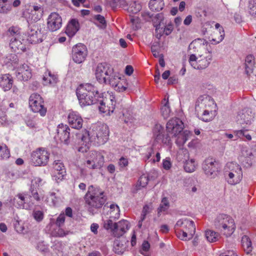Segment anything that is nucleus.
Here are the masks:
<instances>
[{
    "label": "nucleus",
    "instance_id": "nucleus-1",
    "mask_svg": "<svg viewBox=\"0 0 256 256\" xmlns=\"http://www.w3.org/2000/svg\"><path fill=\"white\" fill-rule=\"evenodd\" d=\"M208 42L204 39L197 38L189 45V50H193L196 54L190 55L188 62L192 67L196 70H203L210 65L212 60L211 52L206 48Z\"/></svg>",
    "mask_w": 256,
    "mask_h": 256
},
{
    "label": "nucleus",
    "instance_id": "nucleus-2",
    "mask_svg": "<svg viewBox=\"0 0 256 256\" xmlns=\"http://www.w3.org/2000/svg\"><path fill=\"white\" fill-rule=\"evenodd\" d=\"M76 94L82 106L98 104L99 98H102L98 88L89 83L80 84L76 90Z\"/></svg>",
    "mask_w": 256,
    "mask_h": 256
},
{
    "label": "nucleus",
    "instance_id": "nucleus-3",
    "mask_svg": "<svg viewBox=\"0 0 256 256\" xmlns=\"http://www.w3.org/2000/svg\"><path fill=\"white\" fill-rule=\"evenodd\" d=\"M86 204H87L88 210L92 214L97 212L104 204L106 198L104 193L100 191L99 188H94L93 186H90L84 197Z\"/></svg>",
    "mask_w": 256,
    "mask_h": 256
},
{
    "label": "nucleus",
    "instance_id": "nucleus-4",
    "mask_svg": "<svg viewBox=\"0 0 256 256\" xmlns=\"http://www.w3.org/2000/svg\"><path fill=\"white\" fill-rule=\"evenodd\" d=\"M109 130L106 124H101L93 128L91 132L84 130L81 140L85 142H94L98 144H103L108 140Z\"/></svg>",
    "mask_w": 256,
    "mask_h": 256
},
{
    "label": "nucleus",
    "instance_id": "nucleus-5",
    "mask_svg": "<svg viewBox=\"0 0 256 256\" xmlns=\"http://www.w3.org/2000/svg\"><path fill=\"white\" fill-rule=\"evenodd\" d=\"M215 228L226 237L230 236L236 230L234 220L225 214H219L214 221Z\"/></svg>",
    "mask_w": 256,
    "mask_h": 256
},
{
    "label": "nucleus",
    "instance_id": "nucleus-6",
    "mask_svg": "<svg viewBox=\"0 0 256 256\" xmlns=\"http://www.w3.org/2000/svg\"><path fill=\"white\" fill-rule=\"evenodd\" d=\"M209 98L206 96H200L197 100L195 110L198 117L202 121L208 122L212 119V112L210 114L209 110H204Z\"/></svg>",
    "mask_w": 256,
    "mask_h": 256
},
{
    "label": "nucleus",
    "instance_id": "nucleus-7",
    "mask_svg": "<svg viewBox=\"0 0 256 256\" xmlns=\"http://www.w3.org/2000/svg\"><path fill=\"white\" fill-rule=\"evenodd\" d=\"M202 168L208 177L213 178L218 176L220 171V166L219 162L214 158H208L203 162Z\"/></svg>",
    "mask_w": 256,
    "mask_h": 256
},
{
    "label": "nucleus",
    "instance_id": "nucleus-8",
    "mask_svg": "<svg viewBox=\"0 0 256 256\" xmlns=\"http://www.w3.org/2000/svg\"><path fill=\"white\" fill-rule=\"evenodd\" d=\"M50 154L43 148H38L32 154V162L36 166H46L49 160Z\"/></svg>",
    "mask_w": 256,
    "mask_h": 256
},
{
    "label": "nucleus",
    "instance_id": "nucleus-9",
    "mask_svg": "<svg viewBox=\"0 0 256 256\" xmlns=\"http://www.w3.org/2000/svg\"><path fill=\"white\" fill-rule=\"evenodd\" d=\"M44 101L40 96L37 93L32 94L29 98V106L34 112H38L42 116L46 115V108L44 106Z\"/></svg>",
    "mask_w": 256,
    "mask_h": 256
},
{
    "label": "nucleus",
    "instance_id": "nucleus-10",
    "mask_svg": "<svg viewBox=\"0 0 256 256\" xmlns=\"http://www.w3.org/2000/svg\"><path fill=\"white\" fill-rule=\"evenodd\" d=\"M26 40L32 44H36L42 41L43 34L40 24L38 23H30Z\"/></svg>",
    "mask_w": 256,
    "mask_h": 256
},
{
    "label": "nucleus",
    "instance_id": "nucleus-11",
    "mask_svg": "<svg viewBox=\"0 0 256 256\" xmlns=\"http://www.w3.org/2000/svg\"><path fill=\"white\" fill-rule=\"evenodd\" d=\"M153 135L154 140L159 143L170 145L172 144L171 136L160 124H156L153 128Z\"/></svg>",
    "mask_w": 256,
    "mask_h": 256
},
{
    "label": "nucleus",
    "instance_id": "nucleus-12",
    "mask_svg": "<svg viewBox=\"0 0 256 256\" xmlns=\"http://www.w3.org/2000/svg\"><path fill=\"white\" fill-rule=\"evenodd\" d=\"M112 68L106 62L98 64L96 70V76L100 83L106 82V78L112 74Z\"/></svg>",
    "mask_w": 256,
    "mask_h": 256
},
{
    "label": "nucleus",
    "instance_id": "nucleus-13",
    "mask_svg": "<svg viewBox=\"0 0 256 256\" xmlns=\"http://www.w3.org/2000/svg\"><path fill=\"white\" fill-rule=\"evenodd\" d=\"M184 124L183 122L178 118H175L168 121L166 126V130L171 136V138L174 136H177L184 130Z\"/></svg>",
    "mask_w": 256,
    "mask_h": 256
},
{
    "label": "nucleus",
    "instance_id": "nucleus-14",
    "mask_svg": "<svg viewBox=\"0 0 256 256\" xmlns=\"http://www.w3.org/2000/svg\"><path fill=\"white\" fill-rule=\"evenodd\" d=\"M87 56L86 46L82 44H78L72 49V57L74 61L78 64L84 62Z\"/></svg>",
    "mask_w": 256,
    "mask_h": 256
},
{
    "label": "nucleus",
    "instance_id": "nucleus-15",
    "mask_svg": "<svg viewBox=\"0 0 256 256\" xmlns=\"http://www.w3.org/2000/svg\"><path fill=\"white\" fill-rule=\"evenodd\" d=\"M47 20V28L50 32H56L62 27V18L57 12H52Z\"/></svg>",
    "mask_w": 256,
    "mask_h": 256
},
{
    "label": "nucleus",
    "instance_id": "nucleus-16",
    "mask_svg": "<svg viewBox=\"0 0 256 256\" xmlns=\"http://www.w3.org/2000/svg\"><path fill=\"white\" fill-rule=\"evenodd\" d=\"M66 175V170L64 164L60 160H55L53 164V172L52 176L55 180L58 182Z\"/></svg>",
    "mask_w": 256,
    "mask_h": 256
},
{
    "label": "nucleus",
    "instance_id": "nucleus-17",
    "mask_svg": "<svg viewBox=\"0 0 256 256\" xmlns=\"http://www.w3.org/2000/svg\"><path fill=\"white\" fill-rule=\"evenodd\" d=\"M70 128L63 124H58V126L57 132L60 140L67 145L70 142Z\"/></svg>",
    "mask_w": 256,
    "mask_h": 256
},
{
    "label": "nucleus",
    "instance_id": "nucleus-18",
    "mask_svg": "<svg viewBox=\"0 0 256 256\" xmlns=\"http://www.w3.org/2000/svg\"><path fill=\"white\" fill-rule=\"evenodd\" d=\"M68 122L72 128L79 130L82 128L83 120L76 112H70L68 117Z\"/></svg>",
    "mask_w": 256,
    "mask_h": 256
},
{
    "label": "nucleus",
    "instance_id": "nucleus-19",
    "mask_svg": "<svg viewBox=\"0 0 256 256\" xmlns=\"http://www.w3.org/2000/svg\"><path fill=\"white\" fill-rule=\"evenodd\" d=\"M93 164L89 166V168L92 169L100 168L104 164V156L100 153L96 151H92L90 155Z\"/></svg>",
    "mask_w": 256,
    "mask_h": 256
},
{
    "label": "nucleus",
    "instance_id": "nucleus-20",
    "mask_svg": "<svg viewBox=\"0 0 256 256\" xmlns=\"http://www.w3.org/2000/svg\"><path fill=\"white\" fill-rule=\"evenodd\" d=\"M30 70L27 64H22L17 68V78L20 80L26 81L31 78Z\"/></svg>",
    "mask_w": 256,
    "mask_h": 256
},
{
    "label": "nucleus",
    "instance_id": "nucleus-21",
    "mask_svg": "<svg viewBox=\"0 0 256 256\" xmlns=\"http://www.w3.org/2000/svg\"><path fill=\"white\" fill-rule=\"evenodd\" d=\"M79 29L80 24L78 20L72 19L68 23L65 32L69 37L72 38L76 34Z\"/></svg>",
    "mask_w": 256,
    "mask_h": 256
},
{
    "label": "nucleus",
    "instance_id": "nucleus-22",
    "mask_svg": "<svg viewBox=\"0 0 256 256\" xmlns=\"http://www.w3.org/2000/svg\"><path fill=\"white\" fill-rule=\"evenodd\" d=\"M13 84L12 76L9 74H5L0 76V86L4 90H10Z\"/></svg>",
    "mask_w": 256,
    "mask_h": 256
},
{
    "label": "nucleus",
    "instance_id": "nucleus-23",
    "mask_svg": "<svg viewBox=\"0 0 256 256\" xmlns=\"http://www.w3.org/2000/svg\"><path fill=\"white\" fill-rule=\"evenodd\" d=\"M128 242L124 238L122 240H116L114 242V250L116 254H122L126 250L127 244Z\"/></svg>",
    "mask_w": 256,
    "mask_h": 256
},
{
    "label": "nucleus",
    "instance_id": "nucleus-24",
    "mask_svg": "<svg viewBox=\"0 0 256 256\" xmlns=\"http://www.w3.org/2000/svg\"><path fill=\"white\" fill-rule=\"evenodd\" d=\"M215 28L217 30L216 31L214 32L216 35L215 38L210 40L212 44L220 43L224 40L225 36L224 28L220 24L216 23L215 24Z\"/></svg>",
    "mask_w": 256,
    "mask_h": 256
},
{
    "label": "nucleus",
    "instance_id": "nucleus-25",
    "mask_svg": "<svg viewBox=\"0 0 256 256\" xmlns=\"http://www.w3.org/2000/svg\"><path fill=\"white\" fill-rule=\"evenodd\" d=\"M190 134V131L183 130L180 132H178L177 136H174V137L176 138V144L179 146H183L187 141Z\"/></svg>",
    "mask_w": 256,
    "mask_h": 256
},
{
    "label": "nucleus",
    "instance_id": "nucleus-26",
    "mask_svg": "<svg viewBox=\"0 0 256 256\" xmlns=\"http://www.w3.org/2000/svg\"><path fill=\"white\" fill-rule=\"evenodd\" d=\"M116 237L120 238L130 228L129 222L128 220H122L116 223Z\"/></svg>",
    "mask_w": 256,
    "mask_h": 256
},
{
    "label": "nucleus",
    "instance_id": "nucleus-27",
    "mask_svg": "<svg viewBox=\"0 0 256 256\" xmlns=\"http://www.w3.org/2000/svg\"><path fill=\"white\" fill-rule=\"evenodd\" d=\"M250 111L246 110L244 112L240 114V118H238V122L242 127L243 125L246 124L250 126L251 124L252 121H253L254 116L249 114ZM251 113V112H250Z\"/></svg>",
    "mask_w": 256,
    "mask_h": 256
},
{
    "label": "nucleus",
    "instance_id": "nucleus-28",
    "mask_svg": "<svg viewBox=\"0 0 256 256\" xmlns=\"http://www.w3.org/2000/svg\"><path fill=\"white\" fill-rule=\"evenodd\" d=\"M238 171L234 174V172H229L228 174V182L230 184H236L239 183L242 178V170L238 168Z\"/></svg>",
    "mask_w": 256,
    "mask_h": 256
},
{
    "label": "nucleus",
    "instance_id": "nucleus-29",
    "mask_svg": "<svg viewBox=\"0 0 256 256\" xmlns=\"http://www.w3.org/2000/svg\"><path fill=\"white\" fill-rule=\"evenodd\" d=\"M12 4L16 6V0H0V12L6 13L12 8Z\"/></svg>",
    "mask_w": 256,
    "mask_h": 256
},
{
    "label": "nucleus",
    "instance_id": "nucleus-30",
    "mask_svg": "<svg viewBox=\"0 0 256 256\" xmlns=\"http://www.w3.org/2000/svg\"><path fill=\"white\" fill-rule=\"evenodd\" d=\"M254 64V56L251 54L248 56L245 60V72L248 76L253 72Z\"/></svg>",
    "mask_w": 256,
    "mask_h": 256
},
{
    "label": "nucleus",
    "instance_id": "nucleus-31",
    "mask_svg": "<svg viewBox=\"0 0 256 256\" xmlns=\"http://www.w3.org/2000/svg\"><path fill=\"white\" fill-rule=\"evenodd\" d=\"M116 222H114L112 218L104 221V228L106 230H110L115 237L116 232Z\"/></svg>",
    "mask_w": 256,
    "mask_h": 256
},
{
    "label": "nucleus",
    "instance_id": "nucleus-32",
    "mask_svg": "<svg viewBox=\"0 0 256 256\" xmlns=\"http://www.w3.org/2000/svg\"><path fill=\"white\" fill-rule=\"evenodd\" d=\"M148 5L152 11L159 12L163 8L164 2L162 0H150Z\"/></svg>",
    "mask_w": 256,
    "mask_h": 256
},
{
    "label": "nucleus",
    "instance_id": "nucleus-33",
    "mask_svg": "<svg viewBox=\"0 0 256 256\" xmlns=\"http://www.w3.org/2000/svg\"><path fill=\"white\" fill-rule=\"evenodd\" d=\"M242 246L247 254H249L252 250V242L250 238L246 235L244 236L241 240Z\"/></svg>",
    "mask_w": 256,
    "mask_h": 256
},
{
    "label": "nucleus",
    "instance_id": "nucleus-34",
    "mask_svg": "<svg viewBox=\"0 0 256 256\" xmlns=\"http://www.w3.org/2000/svg\"><path fill=\"white\" fill-rule=\"evenodd\" d=\"M164 15L162 13L157 14L154 16H152V18L150 19L153 22L154 27L156 28V32L160 28V23L164 20Z\"/></svg>",
    "mask_w": 256,
    "mask_h": 256
},
{
    "label": "nucleus",
    "instance_id": "nucleus-35",
    "mask_svg": "<svg viewBox=\"0 0 256 256\" xmlns=\"http://www.w3.org/2000/svg\"><path fill=\"white\" fill-rule=\"evenodd\" d=\"M205 236L207 240L210 242H214L218 240L220 234L213 230H207L205 232Z\"/></svg>",
    "mask_w": 256,
    "mask_h": 256
},
{
    "label": "nucleus",
    "instance_id": "nucleus-36",
    "mask_svg": "<svg viewBox=\"0 0 256 256\" xmlns=\"http://www.w3.org/2000/svg\"><path fill=\"white\" fill-rule=\"evenodd\" d=\"M169 207L170 202L168 199L166 198H164L161 201L160 206L158 208V216H160L162 212H164L167 210Z\"/></svg>",
    "mask_w": 256,
    "mask_h": 256
},
{
    "label": "nucleus",
    "instance_id": "nucleus-37",
    "mask_svg": "<svg viewBox=\"0 0 256 256\" xmlns=\"http://www.w3.org/2000/svg\"><path fill=\"white\" fill-rule=\"evenodd\" d=\"M148 176L145 174L142 175L138 180V184L136 186V190H140L141 188L146 187L148 184Z\"/></svg>",
    "mask_w": 256,
    "mask_h": 256
},
{
    "label": "nucleus",
    "instance_id": "nucleus-38",
    "mask_svg": "<svg viewBox=\"0 0 256 256\" xmlns=\"http://www.w3.org/2000/svg\"><path fill=\"white\" fill-rule=\"evenodd\" d=\"M184 168L186 172H192L196 170V165L194 160L191 159L190 160H186L184 163Z\"/></svg>",
    "mask_w": 256,
    "mask_h": 256
},
{
    "label": "nucleus",
    "instance_id": "nucleus-39",
    "mask_svg": "<svg viewBox=\"0 0 256 256\" xmlns=\"http://www.w3.org/2000/svg\"><path fill=\"white\" fill-rule=\"evenodd\" d=\"M185 226L188 228V233L190 236L188 239H190L195 233L196 226L193 221L187 219H185Z\"/></svg>",
    "mask_w": 256,
    "mask_h": 256
},
{
    "label": "nucleus",
    "instance_id": "nucleus-40",
    "mask_svg": "<svg viewBox=\"0 0 256 256\" xmlns=\"http://www.w3.org/2000/svg\"><path fill=\"white\" fill-rule=\"evenodd\" d=\"M114 87L116 90L118 92H123L128 88V83L125 79H120Z\"/></svg>",
    "mask_w": 256,
    "mask_h": 256
},
{
    "label": "nucleus",
    "instance_id": "nucleus-41",
    "mask_svg": "<svg viewBox=\"0 0 256 256\" xmlns=\"http://www.w3.org/2000/svg\"><path fill=\"white\" fill-rule=\"evenodd\" d=\"M106 82H102V84H109L114 88L116 86V84L118 82H119L121 79L118 76H114L113 74L106 77Z\"/></svg>",
    "mask_w": 256,
    "mask_h": 256
},
{
    "label": "nucleus",
    "instance_id": "nucleus-42",
    "mask_svg": "<svg viewBox=\"0 0 256 256\" xmlns=\"http://www.w3.org/2000/svg\"><path fill=\"white\" fill-rule=\"evenodd\" d=\"M10 156L7 146L4 144H0V159H6Z\"/></svg>",
    "mask_w": 256,
    "mask_h": 256
},
{
    "label": "nucleus",
    "instance_id": "nucleus-43",
    "mask_svg": "<svg viewBox=\"0 0 256 256\" xmlns=\"http://www.w3.org/2000/svg\"><path fill=\"white\" fill-rule=\"evenodd\" d=\"M110 5L114 10L117 7H125L127 3L125 0H110Z\"/></svg>",
    "mask_w": 256,
    "mask_h": 256
},
{
    "label": "nucleus",
    "instance_id": "nucleus-44",
    "mask_svg": "<svg viewBox=\"0 0 256 256\" xmlns=\"http://www.w3.org/2000/svg\"><path fill=\"white\" fill-rule=\"evenodd\" d=\"M110 218L114 220L118 218L120 216V209L116 204H112L110 206Z\"/></svg>",
    "mask_w": 256,
    "mask_h": 256
},
{
    "label": "nucleus",
    "instance_id": "nucleus-45",
    "mask_svg": "<svg viewBox=\"0 0 256 256\" xmlns=\"http://www.w3.org/2000/svg\"><path fill=\"white\" fill-rule=\"evenodd\" d=\"M44 12H38L36 11L30 10L29 12L30 16L34 22H37L40 20Z\"/></svg>",
    "mask_w": 256,
    "mask_h": 256
},
{
    "label": "nucleus",
    "instance_id": "nucleus-46",
    "mask_svg": "<svg viewBox=\"0 0 256 256\" xmlns=\"http://www.w3.org/2000/svg\"><path fill=\"white\" fill-rule=\"evenodd\" d=\"M32 216L36 222H40L44 218V214L42 211L34 209L32 212Z\"/></svg>",
    "mask_w": 256,
    "mask_h": 256
},
{
    "label": "nucleus",
    "instance_id": "nucleus-47",
    "mask_svg": "<svg viewBox=\"0 0 256 256\" xmlns=\"http://www.w3.org/2000/svg\"><path fill=\"white\" fill-rule=\"evenodd\" d=\"M18 198L20 200V201H18V207H17V208H20L22 209H26L27 210L29 208L30 206L28 204H26L24 202L25 200V197L24 196H23L22 194H19L18 195Z\"/></svg>",
    "mask_w": 256,
    "mask_h": 256
},
{
    "label": "nucleus",
    "instance_id": "nucleus-48",
    "mask_svg": "<svg viewBox=\"0 0 256 256\" xmlns=\"http://www.w3.org/2000/svg\"><path fill=\"white\" fill-rule=\"evenodd\" d=\"M248 130V129L246 128V126H242V130L236 131L235 133L236 134V135L238 137L243 136L246 137L248 140H252L251 136L249 134H246V132Z\"/></svg>",
    "mask_w": 256,
    "mask_h": 256
},
{
    "label": "nucleus",
    "instance_id": "nucleus-49",
    "mask_svg": "<svg viewBox=\"0 0 256 256\" xmlns=\"http://www.w3.org/2000/svg\"><path fill=\"white\" fill-rule=\"evenodd\" d=\"M94 18L100 24L98 26L100 28L103 29L106 28V22L104 16L100 14H97L94 16Z\"/></svg>",
    "mask_w": 256,
    "mask_h": 256
},
{
    "label": "nucleus",
    "instance_id": "nucleus-50",
    "mask_svg": "<svg viewBox=\"0 0 256 256\" xmlns=\"http://www.w3.org/2000/svg\"><path fill=\"white\" fill-rule=\"evenodd\" d=\"M41 182L40 178H36L32 181V184L30 188V192L32 193H34V192L37 191V188L39 186V184Z\"/></svg>",
    "mask_w": 256,
    "mask_h": 256
},
{
    "label": "nucleus",
    "instance_id": "nucleus-51",
    "mask_svg": "<svg viewBox=\"0 0 256 256\" xmlns=\"http://www.w3.org/2000/svg\"><path fill=\"white\" fill-rule=\"evenodd\" d=\"M65 222V216L64 214H60L57 218L55 224L58 228L62 227Z\"/></svg>",
    "mask_w": 256,
    "mask_h": 256
},
{
    "label": "nucleus",
    "instance_id": "nucleus-52",
    "mask_svg": "<svg viewBox=\"0 0 256 256\" xmlns=\"http://www.w3.org/2000/svg\"><path fill=\"white\" fill-rule=\"evenodd\" d=\"M161 112L164 118H166L168 116L170 112V109L168 106V100H167L164 105L161 108Z\"/></svg>",
    "mask_w": 256,
    "mask_h": 256
},
{
    "label": "nucleus",
    "instance_id": "nucleus-53",
    "mask_svg": "<svg viewBox=\"0 0 256 256\" xmlns=\"http://www.w3.org/2000/svg\"><path fill=\"white\" fill-rule=\"evenodd\" d=\"M69 234H72V232L69 230H64L60 227L58 228V230L56 232V236L58 237H64Z\"/></svg>",
    "mask_w": 256,
    "mask_h": 256
},
{
    "label": "nucleus",
    "instance_id": "nucleus-54",
    "mask_svg": "<svg viewBox=\"0 0 256 256\" xmlns=\"http://www.w3.org/2000/svg\"><path fill=\"white\" fill-rule=\"evenodd\" d=\"M16 28L14 26L10 27L6 32V35L9 38L12 37V38L14 39V40H16Z\"/></svg>",
    "mask_w": 256,
    "mask_h": 256
},
{
    "label": "nucleus",
    "instance_id": "nucleus-55",
    "mask_svg": "<svg viewBox=\"0 0 256 256\" xmlns=\"http://www.w3.org/2000/svg\"><path fill=\"white\" fill-rule=\"evenodd\" d=\"M100 106H98V109L102 113H106L108 114V110H106V102L104 101L102 98L99 99Z\"/></svg>",
    "mask_w": 256,
    "mask_h": 256
},
{
    "label": "nucleus",
    "instance_id": "nucleus-56",
    "mask_svg": "<svg viewBox=\"0 0 256 256\" xmlns=\"http://www.w3.org/2000/svg\"><path fill=\"white\" fill-rule=\"evenodd\" d=\"M122 115L124 121L125 123L128 124V122L131 123L132 122L133 117L128 111H126V112H122Z\"/></svg>",
    "mask_w": 256,
    "mask_h": 256
},
{
    "label": "nucleus",
    "instance_id": "nucleus-57",
    "mask_svg": "<svg viewBox=\"0 0 256 256\" xmlns=\"http://www.w3.org/2000/svg\"><path fill=\"white\" fill-rule=\"evenodd\" d=\"M162 166L166 170L170 169L172 166V163L170 158H166L165 160H163Z\"/></svg>",
    "mask_w": 256,
    "mask_h": 256
},
{
    "label": "nucleus",
    "instance_id": "nucleus-58",
    "mask_svg": "<svg viewBox=\"0 0 256 256\" xmlns=\"http://www.w3.org/2000/svg\"><path fill=\"white\" fill-rule=\"evenodd\" d=\"M164 32L166 36L169 35L173 30V25L172 24H168L164 26V28H161Z\"/></svg>",
    "mask_w": 256,
    "mask_h": 256
},
{
    "label": "nucleus",
    "instance_id": "nucleus-59",
    "mask_svg": "<svg viewBox=\"0 0 256 256\" xmlns=\"http://www.w3.org/2000/svg\"><path fill=\"white\" fill-rule=\"evenodd\" d=\"M110 106H106V110H108V114L110 115V113H112L115 109L116 102L112 99L110 100Z\"/></svg>",
    "mask_w": 256,
    "mask_h": 256
},
{
    "label": "nucleus",
    "instance_id": "nucleus-60",
    "mask_svg": "<svg viewBox=\"0 0 256 256\" xmlns=\"http://www.w3.org/2000/svg\"><path fill=\"white\" fill-rule=\"evenodd\" d=\"M128 162L127 158H124V157H122L120 158L118 162V165L121 168H124L128 166Z\"/></svg>",
    "mask_w": 256,
    "mask_h": 256
},
{
    "label": "nucleus",
    "instance_id": "nucleus-61",
    "mask_svg": "<svg viewBox=\"0 0 256 256\" xmlns=\"http://www.w3.org/2000/svg\"><path fill=\"white\" fill-rule=\"evenodd\" d=\"M30 10L36 11L38 12H44V8L40 4H34L32 6H30Z\"/></svg>",
    "mask_w": 256,
    "mask_h": 256
},
{
    "label": "nucleus",
    "instance_id": "nucleus-62",
    "mask_svg": "<svg viewBox=\"0 0 256 256\" xmlns=\"http://www.w3.org/2000/svg\"><path fill=\"white\" fill-rule=\"evenodd\" d=\"M229 167L232 168L230 172H234V174H235V172H236L238 171V170H239L238 169V168H240V170H242L240 166L237 164L236 163H230V165L229 166Z\"/></svg>",
    "mask_w": 256,
    "mask_h": 256
},
{
    "label": "nucleus",
    "instance_id": "nucleus-63",
    "mask_svg": "<svg viewBox=\"0 0 256 256\" xmlns=\"http://www.w3.org/2000/svg\"><path fill=\"white\" fill-rule=\"evenodd\" d=\"M6 120L4 113L0 110V126H4L6 123Z\"/></svg>",
    "mask_w": 256,
    "mask_h": 256
},
{
    "label": "nucleus",
    "instance_id": "nucleus-64",
    "mask_svg": "<svg viewBox=\"0 0 256 256\" xmlns=\"http://www.w3.org/2000/svg\"><path fill=\"white\" fill-rule=\"evenodd\" d=\"M248 12L250 14L256 18V6L248 5Z\"/></svg>",
    "mask_w": 256,
    "mask_h": 256
}]
</instances>
